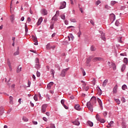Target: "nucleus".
Here are the masks:
<instances>
[{
    "instance_id": "nucleus-34",
    "label": "nucleus",
    "mask_w": 128,
    "mask_h": 128,
    "mask_svg": "<svg viewBox=\"0 0 128 128\" xmlns=\"http://www.w3.org/2000/svg\"><path fill=\"white\" fill-rule=\"evenodd\" d=\"M22 120H23V121L24 122H28V119L26 117V116H23V118H22Z\"/></svg>"
},
{
    "instance_id": "nucleus-39",
    "label": "nucleus",
    "mask_w": 128,
    "mask_h": 128,
    "mask_svg": "<svg viewBox=\"0 0 128 128\" xmlns=\"http://www.w3.org/2000/svg\"><path fill=\"white\" fill-rule=\"evenodd\" d=\"M13 99H14V98H13L12 96H10V104H12V103Z\"/></svg>"
},
{
    "instance_id": "nucleus-21",
    "label": "nucleus",
    "mask_w": 128,
    "mask_h": 128,
    "mask_svg": "<svg viewBox=\"0 0 128 128\" xmlns=\"http://www.w3.org/2000/svg\"><path fill=\"white\" fill-rule=\"evenodd\" d=\"M94 58V56H90L88 60L86 61V64H89L90 62H91V60Z\"/></svg>"
},
{
    "instance_id": "nucleus-28",
    "label": "nucleus",
    "mask_w": 128,
    "mask_h": 128,
    "mask_svg": "<svg viewBox=\"0 0 128 128\" xmlns=\"http://www.w3.org/2000/svg\"><path fill=\"white\" fill-rule=\"evenodd\" d=\"M22 68L20 66H18V68H17V72H20L22 71Z\"/></svg>"
},
{
    "instance_id": "nucleus-8",
    "label": "nucleus",
    "mask_w": 128,
    "mask_h": 128,
    "mask_svg": "<svg viewBox=\"0 0 128 128\" xmlns=\"http://www.w3.org/2000/svg\"><path fill=\"white\" fill-rule=\"evenodd\" d=\"M69 70V68H66V69L63 70L62 72H61V74L60 76L62 77H64L66 75V72Z\"/></svg>"
},
{
    "instance_id": "nucleus-37",
    "label": "nucleus",
    "mask_w": 128,
    "mask_h": 128,
    "mask_svg": "<svg viewBox=\"0 0 128 128\" xmlns=\"http://www.w3.org/2000/svg\"><path fill=\"white\" fill-rule=\"evenodd\" d=\"M82 35V32L81 30H80V29L79 30V32H78V38H80V36Z\"/></svg>"
},
{
    "instance_id": "nucleus-56",
    "label": "nucleus",
    "mask_w": 128,
    "mask_h": 128,
    "mask_svg": "<svg viewBox=\"0 0 128 128\" xmlns=\"http://www.w3.org/2000/svg\"><path fill=\"white\" fill-rule=\"evenodd\" d=\"M42 119L45 122H48V119L46 117H43Z\"/></svg>"
},
{
    "instance_id": "nucleus-2",
    "label": "nucleus",
    "mask_w": 128,
    "mask_h": 128,
    "mask_svg": "<svg viewBox=\"0 0 128 128\" xmlns=\"http://www.w3.org/2000/svg\"><path fill=\"white\" fill-rule=\"evenodd\" d=\"M96 120H97L98 121H99L100 123L104 124L105 122L104 119L100 118L98 114H96Z\"/></svg>"
},
{
    "instance_id": "nucleus-18",
    "label": "nucleus",
    "mask_w": 128,
    "mask_h": 128,
    "mask_svg": "<svg viewBox=\"0 0 128 128\" xmlns=\"http://www.w3.org/2000/svg\"><path fill=\"white\" fill-rule=\"evenodd\" d=\"M19 54H20V48L19 47H17V50L16 52H14V56H16Z\"/></svg>"
},
{
    "instance_id": "nucleus-33",
    "label": "nucleus",
    "mask_w": 128,
    "mask_h": 128,
    "mask_svg": "<svg viewBox=\"0 0 128 128\" xmlns=\"http://www.w3.org/2000/svg\"><path fill=\"white\" fill-rule=\"evenodd\" d=\"M52 20H54V21H56L58 20V16H54L52 18Z\"/></svg>"
},
{
    "instance_id": "nucleus-57",
    "label": "nucleus",
    "mask_w": 128,
    "mask_h": 128,
    "mask_svg": "<svg viewBox=\"0 0 128 128\" xmlns=\"http://www.w3.org/2000/svg\"><path fill=\"white\" fill-rule=\"evenodd\" d=\"M50 128H56V126H54V124H50Z\"/></svg>"
},
{
    "instance_id": "nucleus-46",
    "label": "nucleus",
    "mask_w": 128,
    "mask_h": 128,
    "mask_svg": "<svg viewBox=\"0 0 128 128\" xmlns=\"http://www.w3.org/2000/svg\"><path fill=\"white\" fill-rule=\"evenodd\" d=\"M121 101L123 102L124 103L126 102V98H121Z\"/></svg>"
},
{
    "instance_id": "nucleus-61",
    "label": "nucleus",
    "mask_w": 128,
    "mask_h": 128,
    "mask_svg": "<svg viewBox=\"0 0 128 128\" xmlns=\"http://www.w3.org/2000/svg\"><path fill=\"white\" fill-rule=\"evenodd\" d=\"M30 51L35 54L36 53V51H35L34 50H30Z\"/></svg>"
},
{
    "instance_id": "nucleus-40",
    "label": "nucleus",
    "mask_w": 128,
    "mask_h": 128,
    "mask_svg": "<svg viewBox=\"0 0 128 128\" xmlns=\"http://www.w3.org/2000/svg\"><path fill=\"white\" fill-rule=\"evenodd\" d=\"M126 68V65H123L122 68V71L124 72Z\"/></svg>"
},
{
    "instance_id": "nucleus-63",
    "label": "nucleus",
    "mask_w": 128,
    "mask_h": 128,
    "mask_svg": "<svg viewBox=\"0 0 128 128\" xmlns=\"http://www.w3.org/2000/svg\"><path fill=\"white\" fill-rule=\"evenodd\" d=\"M82 74H83L84 76L86 74V72H84V70L82 71Z\"/></svg>"
},
{
    "instance_id": "nucleus-11",
    "label": "nucleus",
    "mask_w": 128,
    "mask_h": 128,
    "mask_svg": "<svg viewBox=\"0 0 128 128\" xmlns=\"http://www.w3.org/2000/svg\"><path fill=\"white\" fill-rule=\"evenodd\" d=\"M103 60H104L103 58H102L96 57L93 58V60H92V61H93V62H96L97 61H101Z\"/></svg>"
},
{
    "instance_id": "nucleus-24",
    "label": "nucleus",
    "mask_w": 128,
    "mask_h": 128,
    "mask_svg": "<svg viewBox=\"0 0 128 128\" xmlns=\"http://www.w3.org/2000/svg\"><path fill=\"white\" fill-rule=\"evenodd\" d=\"M4 108L3 106L0 107V116H2L4 113Z\"/></svg>"
},
{
    "instance_id": "nucleus-53",
    "label": "nucleus",
    "mask_w": 128,
    "mask_h": 128,
    "mask_svg": "<svg viewBox=\"0 0 128 128\" xmlns=\"http://www.w3.org/2000/svg\"><path fill=\"white\" fill-rule=\"evenodd\" d=\"M103 115L104 116H106L108 115V112H103Z\"/></svg>"
},
{
    "instance_id": "nucleus-35",
    "label": "nucleus",
    "mask_w": 128,
    "mask_h": 128,
    "mask_svg": "<svg viewBox=\"0 0 128 128\" xmlns=\"http://www.w3.org/2000/svg\"><path fill=\"white\" fill-rule=\"evenodd\" d=\"M90 50L92 52H94L96 50V48H95L94 46H92V47H90Z\"/></svg>"
},
{
    "instance_id": "nucleus-26",
    "label": "nucleus",
    "mask_w": 128,
    "mask_h": 128,
    "mask_svg": "<svg viewBox=\"0 0 128 128\" xmlns=\"http://www.w3.org/2000/svg\"><path fill=\"white\" fill-rule=\"evenodd\" d=\"M122 88L123 90H128V86L124 84L122 86Z\"/></svg>"
},
{
    "instance_id": "nucleus-31",
    "label": "nucleus",
    "mask_w": 128,
    "mask_h": 128,
    "mask_svg": "<svg viewBox=\"0 0 128 128\" xmlns=\"http://www.w3.org/2000/svg\"><path fill=\"white\" fill-rule=\"evenodd\" d=\"M24 29H25V32L27 33L28 32V28L26 24H25L24 25Z\"/></svg>"
},
{
    "instance_id": "nucleus-16",
    "label": "nucleus",
    "mask_w": 128,
    "mask_h": 128,
    "mask_svg": "<svg viewBox=\"0 0 128 128\" xmlns=\"http://www.w3.org/2000/svg\"><path fill=\"white\" fill-rule=\"evenodd\" d=\"M64 100H61V104H62V106L66 110H68V108L64 104Z\"/></svg>"
},
{
    "instance_id": "nucleus-44",
    "label": "nucleus",
    "mask_w": 128,
    "mask_h": 128,
    "mask_svg": "<svg viewBox=\"0 0 128 128\" xmlns=\"http://www.w3.org/2000/svg\"><path fill=\"white\" fill-rule=\"evenodd\" d=\"M118 41L121 44L123 43V41L122 40V37H119Z\"/></svg>"
},
{
    "instance_id": "nucleus-5",
    "label": "nucleus",
    "mask_w": 128,
    "mask_h": 128,
    "mask_svg": "<svg viewBox=\"0 0 128 128\" xmlns=\"http://www.w3.org/2000/svg\"><path fill=\"white\" fill-rule=\"evenodd\" d=\"M32 40L34 42V44L36 45V46L38 45V40L36 36H34L32 35Z\"/></svg>"
},
{
    "instance_id": "nucleus-42",
    "label": "nucleus",
    "mask_w": 128,
    "mask_h": 128,
    "mask_svg": "<svg viewBox=\"0 0 128 128\" xmlns=\"http://www.w3.org/2000/svg\"><path fill=\"white\" fill-rule=\"evenodd\" d=\"M70 38H71L72 40L73 41L74 40V36L72 35V34H70Z\"/></svg>"
},
{
    "instance_id": "nucleus-29",
    "label": "nucleus",
    "mask_w": 128,
    "mask_h": 128,
    "mask_svg": "<svg viewBox=\"0 0 128 128\" xmlns=\"http://www.w3.org/2000/svg\"><path fill=\"white\" fill-rule=\"evenodd\" d=\"M88 125H89L90 126H91V127L93 126L94 124H93V123H92V122H91V121H90V120H88Z\"/></svg>"
},
{
    "instance_id": "nucleus-27",
    "label": "nucleus",
    "mask_w": 128,
    "mask_h": 128,
    "mask_svg": "<svg viewBox=\"0 0 128 128\" xmlns=\"http://www.w3.org/2000/svg\"><path fill=\"white\" fill-rule=\"evenodd\" d=\"M110 68H112L114 70H116V65L112 63Z\"/></svg>"
},
{
    "instance_id": "nucleus-17",
    "label": "nucleus",
    "mask_w": 128,
    "mask_h": 128,
    "mask_svg": "<svg viewBox=\"0 0 128 128\" xmlns=\"http://www.w3.org/2000/svg\"><path fill=\"white\" fill-rule=\"evenodd\" d=\"M114 121H110V123H108V126H106V127L108 128H110L111 126H114Z\"/></svg>"
},
{
    "instance_id": "nucleus-41",
    "label": "nucleus",
    "mask_w": 128,
    "mask_h": 128,
    "mask_svg": "<svg viewBox=\"0 0 128 128\" xmlns=\"http://www.w3.org/2000/svg\"><path fill=\"white\" fill-rule=\"evenodd\" d=\"M34 100L35 101H38V96L34 95Z\"/></svg>"
},
{
    "instance_id": "nucleus-6",
    "label": "nucleus",
    "mask_w": 128,
    "mask_h": 128,
    "mask_svg": "<svg viewBox=\"0 0 128 128\" xmlns=\"http://www.w3.org/2000/svg\"><path fill=\"white\" fill-rule=\"evenodd\" d=\"M48 108V105L46 104H43L42 106L41 111L42 113H44L46 112V109Z\"/></svg>"
},
{
    "instance_id": "nucleus-55",
    "label": "nucleus",
    "mask_w": 128,
    "mask_h": 128,
    "mask_svg": "<svg viewBox=\"0 0 128 128\" xmlns=\"http://www.w3.org/2000/svg\"><path fill=\"white\" fill-rule=\"evenodd\" d=\"M30 84H31V82L30 81H28V88H30Z\"/></svg>"
},
{
    "instance_id": "nucleus-38",
    "label": "nucleus",
    "mask_w": 128,
    "mask_h": 128,
    "mask_svg": "<svg viewBox=\"0 0 128 128\" xmlns=\"http://www.w3.org/2000/svg\"><path fill=\"white\" fill-rule=\"evenodd\" d=\"M8 66H9V68H10V70H12V66H10L11 64H10V60L8 61Z\"/></svg>"
},
{
    "instance_id": "nucleus-52",
    "label": "nucleus",
    "mask_w": 128,
    "mask_h": 128,
    "mask_svg": "<svg viewBox=\"0 0 128 128\" xmlns=\"http://www.w3.org/2000/svg\"><path fill=\"white\" fill-rule=\"evenodd\" d=\"M32 124H33L34 125H36V124H38V122H36V121L32 120Z\"/></svg>"
},
{
    "instance_id": "nucleus-25",
    "label": "nucleus",
    "mask_w": 128,
    "mask_h": 128,
    "mask_svg": "<svg viewBox=\"0 0 128 128\" xmlns=\"http://www.w3.org/2000/svg\"><path fill=\"white\" fill-rule=\"evenodd\" d=\"M10 20L12 23H14V14L12 15L10 17Z\"/></svg>"
},
{
    "instance_id": "nucleus-15",
    "label": "nucleus",
    "mask_w": 128,
    "mask_h": 128,
    "mask_svg": "<svg viewBox=\"0 0 128 128\" xmlns=\"http://www.w3.org/2000/svg\"><path fill=\"white\" fill-rule=\"evenodd\" d=\"M78 118L76 120L72 122V124H73L75 126H79L80 124V122H78Z\"/></svg>"
},
{
    "instance_id": "nucleus-59",
    "label": "nucleus",
    "mask_w": 128,
    "mask_h": 128,
    "mask_svg": "<svg viewBox=\"0 0 128 128\" xmlns=\"http://www.w3.org/2000/svg\"><path fill=\"white\" fill-rule=\"evenodd\" d=\"M27 21L28 22H31V18H30L28 17V18Z\"/></svg>"
},
{
    "instance_id": "nucleus-45",
    "label": "nucleus",
    "mask_w": 128,
    "mask_h": 128,
    "mask_svg": "<svg viewBox=\"0 0 128 128\" xmlns=\"http://www.w3.org/2000/svg\"><path fill=\"white\" fill-rule=\"evenodd\" d=\"M110 7L108 5L106 4L104 6V8H106V10H110Z\"/></svg>"
},
{
    "instance_id": "nucleus-10",
    "label": "nucleus",
    "mask_w": 128,
    "mask_h": 128,
    "mask_svg": "<svg viewBox=\"0 0 128 128\" xmlns=\"http://www.w3.org/2000/svg\"><path fill=\"white\" fill-rule=\"evenodd\" d=\"M66 6V2H63L60 4V10H62V8H65Z\"/></svg>"
},
{
    "instance_id": "nucleus-47",
    "label": "nucleus",
    "mask_w": 128,
    "mask_h": 128,
    "mask_svg": "<svg viewBox=\"0 0 128 128\" xmlns=\"http://www.w3.org/2000/svg\"><path fill=\"white\" fill-rule=\"evenodd\" d=\"M116 3H117L116 2V1H112V2H111L110 4H111L112 6H114V5Z\"/></svg>"
},
{
    "instance_id": "nucleus-58",
    "label": "nucleus",
    "mask_w": 128,
    "mask_h": 128,
    "mask_svg": "<svg viewBox=\"0 0 128 128\" xmlns=\"http://www.w3.org/2000/svg\"><path fill=\"white\" fill-rule=\"evenodd\" d=\"M90 22L92 26H94V22L92 20H90Z\"/></svg>"
},
{
    "instance_id": "nucleus-49",
    "label": "nucleus",
    "mask_w": 128,
    "mask_h": 128,
    "mask_svg": "<svg viewBox=\"0 0 128 128\" xmlns=\"http://www.w3.org/2000/svg\"><path fill=\"white\" fill-rule=\"evenodd\" d=\"M124 63H126V64H127L128 62V58H124Z\"/></svg>"
},
{
    "instance_id": "nucleus-4",
    "label": "nucleus",
    "mask_w": 128,
    "mask_h": 128,
    "mask_svg": "<svg viewBox=\"0 0 128 128\" xmlns=\"http://www.w3.org/2000/svg\"><path fill=\"white\" fill-rule=\"evenodd\" d=\"M99 32L100 34V38L104 41H106L105 34L102 31H99Z\"/></svg>"
},
{
    "instance_id": "nucleus-12",
    "label": "nucleus",
    "mask_w": 128,
    "mask_h": 128,
    "mask_svg": "<svg viewBox=\"0 0 128 128\" xmlns=\"http://www.w3.org/2000/svg\"><path fill=\"white\" fill-rule=\"evenodd\" d=\"M42 21H43L42 18V17L40 18L38 20V21L37 23H36V25L38 26H39L41 24Z\"/></svg>"
},
{
    "instance_id": "nucleus-1",
    "label": "nucleus",
    "mask_w": 128,
    "mask_h": 128,
    "mask_svg": "<svg viewBox=\"0 0 128 128\" xmlns=\"http://www.w3.org/2000/svg\"><path fill=\"white\" fill-rule=\"evenodd\" d=\"M35 66L34 68H36L37 70H38L40 68V60L38 58H36L35 60Z\"/></svg>"
},
{
    "instance_id": "nucleus-60",
    "label": "nucleus",
    "mask_w": 128,
    "mask_h": 128,
    "mask_svg": "<svg viewBox=\"0 0 128 128\" xmlns=\"http://www.w3.org/2000/svg\"><path fill=\"white\" fill-rule=\"evenodd\" d=\"M64 24H65L66 25H68V21L67 20H66L64 21Z\"/></svg>"
},
{
    "instance_id": "nucleus-48",
    "label": "nucleus",
    "mask_w": 128,
    "mask_h": 128,
    "mask_svg": "<svg viewBox=\"0 0 128 128\" xmlns=\"http://www.w3.org/2000/svg\"><path fill=\"white\" fill-rule=\"evenodd\" d=\"M55 16H60V12L59 11H56V14H55Z\"/></svg>"
},
{
    "instance_id": "nucleus-7",
    "label": "nucleus",
    "mask_w": 128,
    "mask_h": 128,
    "mask_svg": "<svg viewBox=\"0 0 128 128\" xmlns=\"http://www.w3.org/2000/svg\"><path fill=\"white\" fill-rule=\"evenodd\" d=\"M92 104H96V96H92L90 102Z\"/></svg>"
},
{
    "instance_id": "nucleus-50",
    "label": "nucleus",
    "mask_w": 128,
    "mask_h": 128,
    "mask_svg": "<svg viewBox=\"0 0 128 128\" xmlns=\"http://www.w3.org/2000/svg\"><path fill=\"white\" fill-rule=\"evenodd\" d=\"M120 24V22L116 20L115 22V25L116 26H118Z\"/></svg>"
},
{
    "instance_id": "nucleus-13",
    "label": "nucleus",
    "mask_w": 128,
    "mask_h": 128,
    "mask_svg": "<svg viewBox=\"0 0 128 128\" xmlns=\"http://www.w3.org/2000/svg\"><path fill=\"white\" fill-rule=\"evenodd\" d=\"M41 13L43 16H46L48 15V12L46 10V9H42L41 11Z\"/></svg>"
},
{
    "instance_id": "nucleus-23",
    "label": "nucleus",
    "mask_w": 128,
    "mask_h": 128,
    "mask_svg": "<svg viewBox=\"0 0 128 128\" xmlns=\"http://www.w3.org/2000/svg\"><path fill=\"white\" fill-rule=\"evenodd\" d=\"M108 82V80H105L103 82H102V86H104V87L106 86Z\"/></svg>"
},
{
    "instance_id": "nucleus-43",
    "label": "nucleus",
    "mask_w": 128,
    "mask_h": 128,
    "mask_svg": "<svg viewBox=\"0 0 128 128\" xmlns=\"http://www.w3.org/2000/svg\"><path fill=\"white\" fill-rule=\"evenodd\" d=\"M50 72L52 73V74L53 76V77H54V70H51Z\"/></svg>"
},
{
    "instance_id": "nucleus-19",
    "label": "nucleus",
    "mask_w": 128,
    "mask_h": 128,
    "mask_svg": "<svg viewBox=\"0 0 128 128\" xmlns=\"http://www.w3.org/2000/svg\"><path fill=\"white\" fill-rule=\"evenodd\" d=\"M53 84H54V82H50L47 86V88H48V90H50V88H51Z\"/></svg>"
},
{
    "instance_id": "nucleus-51",
    "label": "nucleus",
    "mask_w": 128,
    "mask_h": 128,
    "mask_svg": "<svg viewBox=\"0 0 128 128\" xmlns=\"http://www.w3.org/2000/svg\"><path fill=\"white\" fill-rule=\"evenodd\" d=\"M40 73L38 71L36 72V76L40 77Z\"/></svg>"
},
{
    "instance_id": "nucleus-22",
    "label": "nucleus",
    "mask_w": 128,
    "mask_h": 128,
    "mask_svg": "<svg viewBox=\"0 0 128 128\" xmlns=\"http://www.w3.org/2000/svg\"><path fill=\"white\" fill-rule=\"evenodd\" d=\"M75 110L80 111V106L78 104H76L74 106Z\"/></svg>"
},
{
    "instance_id": "nucleus-9",
    "label": "nucleus",
    "mask_w": 128,
    "mask_h": 128,
    "mask_svg": "<svg viewBox=\"0 0 128 128\" xmlns=\"http://www.w3.org/2000/svg\"><path fill=\"white\" fill-rule=\"evenodd\" d=\"M97 102H98V104H99L100 108L102 110H103V106L102 100H100L99 98H97Z\"/></svg>"
},
{
    "instance_id": "nucleus-62",
    "label": "nucleus",
    "mask_w": 128,
    "mask_h": 128,
    "mask_svg": "<svg viewBox=\"0 0 128 128\" xmlns=\"http://www.w3.org/2000/svg\"><path fill=\"white\" fill-rule=\"evenodd\" d=\"M93 81H94V82H93V84L94 86L96 84V79L93 78Z\"/></svg>"
},
{
    "instance_id": "nucleus-64",
    "label": "nucleus",
    "mask_w": 128,
    "mask_h": 128,
    "mask_svg": "<svg viewBox=\"0 0 128 128\" xmlns=\"http://www.w3.org/2000/svg\"><path fill=\"white\" fill-rule=\"evenodd\" d=\"M86 86V84L85 82L83 83L82 84V87L84 88Z\"/></svg>"
},
{
    "instance_id": "nucleus-30",
    "label": "nucleus",
    "mask_w": 128,
    "mask_h": 128,
    "mask_svg": "<svg viewBox=\"0 0 128 128\" xmlns=\"http://www.w3.org/2000/svg\"><path fill=\"white\" fill-rule=\"evenodd\" d=\"M46 48L47 50H50V48H52L50 44H46Z\"/></svg>"
},
{
    "instance_id": "nucleus-3",
    "label": "nucleus",
    "mask_w": 128,
    "mask_h": 128,
    "mask_svg": "<svg viewBox=\"0 0 128 128\" xmlns=\"http://www.w3.org/2000/svg\"><path fill=\"white\" fill-rule=\"evenodd\" d=\"M86 106L91 112H93L94 108L90 102H88V103L86 104Z\"/></svg>"
},
{
    "instance_id": "nucleus-36",
    "label": "nucleus",
    "mask_w": 128,
    "mask_h": 128,
    "mask_svg": "<svg viewBox=\"0 0 128 128\" xmlns=\"http://www.w3.org/2000/svg\"><path fill=\"white\" fill-rule=\"evenodd\" d=\"M60 17L61 19H62V20H64L66 18L65 15L64 14L60 15Z\"/></svg>"
},
{
    "instance_id": "nucleus-54",
    "label": "nucleus",
    "mask_w": 128,
    "mask_h": 128,
    "mask_svg": "<svg viewBox=\"0 0 128 128\" xmlns=\"http://www.w3.org/2000/svg\"><path fill=\"white\" fill-rule=\"evenodd\" d=\"M70 21L72 22H76V20L74 18L71 19Z\"/></svg>"
},
{
    "instance_id": "nucleus-20",
    "label": "nucleus",
    "mask_w": 128,
    "mask_h": 128,
    "mask_svg": "<svg viewBox=\"0 0 128 128\" xmlns=\"http://www.w3.org/2000/svg\"><path fill=\"white\" fill-rule=\"evenodd\" d=\"M118 88V85H116L114 86V87L113 88V93L114 94H116Z\"/></svg>"
},
{
    "instance_id": "nucleus-14",
    "label": "nucleus",
    "mask_w": 128,
    "mask_h": 128,
    "mask_svg": "<svg viewBox=\"0 0 128 128\" xmlns=\"http://www.w3.org/2000/svg\"><path fill=\"white\" fill-rule=\"evenodd\" d=\"M110 20H112V21H114L116 20V16L114 14H111L110 15Z\"/></svg>"
},
{
    "instance_id": "nucleus-32",
    "label": "nucleus",
    "mask_w": 128,
    "mask_h": 128,
    "mask_svg": "<svg viewBox=\"0 0 128 128\" xmlns=\"http://www.w3.org/2000/svg\"><path fill=\"white\" fill-rule=\"evenodd\" d=\"M114 101L116 102L118 104H120V101L119 99H114Z\"/></svg>"
}]
</instances>
